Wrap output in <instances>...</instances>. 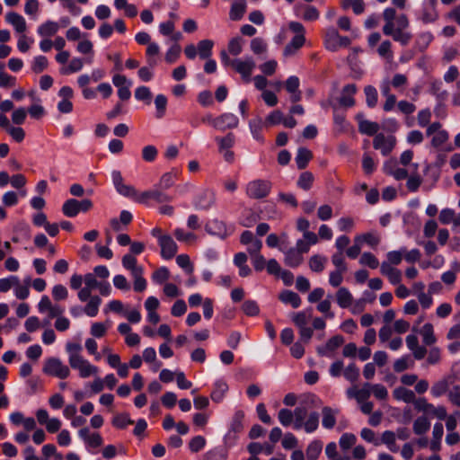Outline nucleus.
<instances>
[{
	"mask_svg": "<svg viewBox=\"0 0 460 460\" xmlns=\"http://www.w3.org/2000/svg\"><path fill=\"white\" fill-rule=\"evenodd\" d=\"M420 333L422 337L423 342L428 346L434 344L437 341V339L434 335V330H433V326L431 323H425L421 327Z\"/></svg>",
	"mask_w": 460,
	"mask_h": 460,
	"instance_id": "79ce46f5",
	"label": "nucleus"
},
{
	"mask_svg": "<svg viewBox=\"0 0 460 460\" xmlns=\"http://www.w3.org/2000/svg\"><path fill=\"white\" fill-rule=\"evenodd\" d=\"M228 391V385L222 380H217L214 384V388L211 392L210 397L215 402H220L224 399L226 392Z\"/></svg>",
	"mask_w": 460,
	"mask_h": 460,
	"instance_id": "c85d7f7f",
	"label": "nucleus"
},
{
	"mask_svg": "<svg viewBox=\"0 0 460 460\" xmlns=\"http://www.w3.org/2000/svg\"><path fill=\"white\" fill-rule=\"evenodd\" d=\"M306 414L307 411L305 407L299 406L294 410L293 427L295 429H300L302 428Z\"/></svg>",
	"mask_w": 460,
	"mask_h": 460,
	"instance_id": "09e8293b",
	"label": "nucleus"
},
{
	"mask_svg": "<svg viewBox=\"0 0 460 460\" xmlns=\"http://www.w3.org/2000/svg\"><path fill=\"white\" fill-rule=\"evenodd\" d=\"M66 350L70 367L78 372L81 378H88L98 374V367L81 355L82 346L79 343L67 342Z\"/></svg>",
	"mask_w": 460,
	"mask_h": 460,
	"instance_id": "f03ea898",
	"label": "nucleus"
},
{
	"mask_svg": "<svg viewBox=\"0 0 460 460\" xmlns=\"http://www.w3.org/2000/svg\"><path fill=\"white\" fill-rule=\"evenodd\" d=\"M358 131L367 136H376L380 128L378 123L365 119L361 114L357 115Z\"/></svg>",
	"mask_w": 460,
	"mask_h": 460,
	"instance_id": "412c9836",
	"label": "nucleus"
},
{
	"mask_svg": "<svg viewBox=\"0 0 460 460\" xmlns=\"http://www.w3.org/2000/svg\"><path fill=\"white\" fill-rule=\"evenodd\" d=\"M437 5V0H423L417 12V19L424 24L437 22L439 17Z\"/></svg>",
	"mask_w": 460,
	"mask_h": 460,
	"instance_id": "0eeeda50",
	"label": "nucleus"
},
{
	"mask_svg": "<svg viewBox=\"0 0 460 460\" xmlns=\"http://www.w3.org/2000/svg\"><path fill=\"white\" fill-rule=\"evenodd\" d=\"M271 190V182L267 180L256 179L249 181L245 187L246 195L252 199L266 198Z\"/></svg>",
	"mask_w": 460,
	"mask_h": 460,
	"instance_id": "7ed1b4c3",
	"label": "nucleus"
},
{
	"mask_svg": "<svg viewBox=\"0 0 460 460\" xmlns=\"http://www.w3.org/2000/svg\"><path fill=\"white\" fill-rule=\"evenodd\" d=\"M133 423V420L127 413H120L114 416L112 425L117 429H125L128 425Z\"/></svg>",
	"mask_w": 460,
	"mask_h": 460,
	"instance_id": "4d7b16f0",
	"label": "nucleus"
},
{
	"mask_svg": "<svg viewBox=\"0 0 460 460\" xmlns=\"http://www.w3.org/2000/svg\"><path fill=\"white\" fill-rule=\"evenodd\" d=\"M62 212L68 217H75L78 215V200L75 199H69L66 200L62 206Z\"/></svg>",
	"mask_w": 460,
	"mask_h": 460,
	"instance_id": "4c0bfd02",
	"label": "nucleus"
},
{
	"mask_svg": "<svg viewBox=\"0 0 460 460\" xmlns=\"http://www.w3.org/2000/svg\"><path fill=\"white\" fill-rule=\"evenodd\" d=\"M327 263V258L320 254L313 255L308 261L309 268L314 272H322Z\"/></svg>",
	"mask_w": 460,
	"mask_h": 460,
	"instance_id": "e433bc0d",
	"label": "nucleus"
},
{
	"mask_svg": "<svg viewBox=\"0 0 460 460\" xmlns=\"http://www.w3.org/2000/svg\"><path fill=\"white\" fill-rule=\"evenodd\" d=\"M37 306L40 314H47L48 319L45 321L46 325L50 323L51 319H58L65 312L64 306L58 304H53L48 296H42Z\"/></svg>",
	"mask_w": 460,
	"mask_h": 460,
	"instance_id": "423d86ee",
	"label": "nucleus"
},
{
	"mask_svg": "<svg viewBox=\"0 0 460 460\" xmlns=\"http://www.w3.org/2000/svg\"><path fill=\"white\" fill-rule=\"evenodd\" d=\"M49 65L48 59L44 56H37L34 58L31 64V70L35 74H40L43 72Z\"/></svg>",
	"mask_w": 460,
	"mask_h": 460,
	"instance_id": "052dcab7",
	"label": "nucleus"
},
{
	"mask_svg": "<svg viewBox=\"0 0 460 460\" xmlns=\"http://www.w3.org/2000/svg\"><path fill=\"white\" fill-rule=\"evenodd\" d=\"M215 203V193L211 190H202L195 199L194 205L199 209L207 210Z\"/></svg>",
	"mask_w": 460,
	"mask_h": 460,
	"instance_id": "dca6fc26",
	"label": "nucleus"
},
{
	"mask_svg": "<svg viewBox=\"0 0 460 460\" xmlns=\"http://www.w3.org/2000/svg\"><path fill=\"white\" fill-rule=\"evenodd\" d=\"M366 95V102L368 107L373 108L377 103V91L372 85H367L364 89Z\"/></svg>",
	"mask_w": 460,
	"mask_h": 460,
	"instance_id": "13d9d810",
	"label": "nucleus"
},
{
	"mask_svg": "<svg viewBox=\"0 0 460 460\" xmlns=\"http://www.w3.org/2000/svg\"><path fill=\"white\" fill-rule=\"evenodd\" d=\"M396 139L394 136H385L382 133L376 134L373 140V146L376 150H380L385 156L388 155L394 149Z\"/></svg>",
	"mask_w": 460,
	"mask_h": 460,
	"instance_id": "1a4fd4ad",
	"label": "nucleus"
},
{
	"mask_svg": "<svg viewBox=\"0 0 460 460\" xmlns=\"http://www.w3.org/2000/svg\"><path fill=\"white\" fill-rule=\"evenodd\" d=\"M250 130L252 134V137L257 141H263V138L261 135V131L262 130V128L265 127L264 122L261 118H257L254 119H252L249 122Z\"/></svg>",
	"mask_w": 460,
	"mask_h": 460,
	"instance_id": "49530a36",
	"label": "nucleus"
},
{
	"mask_svg": "<svg viewBox=\"0 0 460 460\" xmlns=\"http://www.w3.org/2000/svg\"><path fill=\"white\" fill-rule=\"evenodd\" d=\"M279 298L284 304H290L293 308H297L301 305L300 296L296 293H295L291 290L282 291L279 294Z\"/></svg>",
	"mask_w": 460,
	"mask_h": 460,
	"instance_id": "7c9ffc66",
	"label": "nucleus"
},
{
	"mask_svg": "<svg viewBox=\"0 0 460 460\" xmlns=\"http://www.w3.org/2000/svg\"><path fill=\"white\" fill-rule=\"evenodd\" d=\"M357 92L355 84H350L343 87L341 97L339 98V103L343 107H352L355 104L354 94Z\"/></svg>",
	"mask_w": 460,
	"mask_h": 460,
	"instance_id": "6ab92c4d",
	"label": "nucleus"
},
{
	"mask_svg": "<svg viewBox=\"0 0 460 460\" xmlns=\"http://www.w3.org/2000/svg\"><path fill=\"white\" fill-rule=\"evenodd\" d=\"M278 419L281 425H283L284 427H288L293 423V411L288 409L283 408L279 410L278 413Z\"/></svg>",
	"mask_w": 460,
	"mask_h": 460,
	"instance_id": "680f3d73",
	"label": "nucleus"
},
{
	"mask_svg": "<svg viewBox=\"0 0 460 460\" xmlns=\"http://www.w3.org/2000/svg\"><path fill=\"white\" fill-rule=\"evenodd\" d=\"M313 158L312 152L305 148V147H300L297 150V154L296 156V163L298 169H305L309 161Z\"/></svg>",
	"mask_w": 460,
	"mask_h": 460,
	"instance_id": "473e14b6",
	"label": "nucleus"
},
{
	"mask_svg": "<svg viewBox=\"0 0 460 460\" xmlns=\"http://www.w3.org/2000/svg\"><path fill=\"white\" fill-rule=\"evenodd\" d=\"M59 30L58 22L53 21H47L38 27L37 32L41 37H50L55 35Z\"/></svg>",
	"mask_w": 460,
	"mask_h": 460,
	"instance_id": "2f4dec72",
	"label": "nucleus"
},
{
	"mask_svg": "<svg viewBox=\"0 0 460 460\" xmlns=\"http://www.w3.org/2000/svg\"><path fill=\"white\" fill-rule=\"evenodd\" d=\"M213 45L210 40H203L198 43L197 50L200 58L208 59L211 56Z\"/></svg>",
	"mask_w": 460,
	"mask_h": 460,
	"instance_id": "c03bdc74",
	"label": "nucleus"
},
{
	"mask_svg": "<svg viewBox=\"0 0 460 460\" xmlns=\"http://www.w3.org/2000/svg\"><path fill=\"white\" fill-rule=\"evenodd\" d=\"M155 105L156 108V118H163L167 106V98L164 94L156 95L155 99Z\"/></svg>",
	"mask_w": 460,
	"mask_h": 460,
	"instance_id": "bf43d9fd",
	"label": "nucleus"
},
{
	"mask_svg": "<svg viewBox=\"0 0 460 460\" xmlns=\"http://www.w3.org/2000/svg\"><path fill=\"white\" fill-rule=\"evenodd\" d=\"M159 51H160V48H159L158 44H156L155 42H151L148 44V46L146 48V57H147V63L149 64V66L151 67H154L155 66H156L157 61L154 57L158 55Z\"/></svg>",
	"mask_w": 460,
	"mask_h": 460,
	"instance_id": "6e6d98bb",
	"label": "nucleus"
},
{
	"mask_svg": "<svg viewBox=\"0 0 460 460\" xmlns=\"http://www.w3.org/2000/svg\"><path fill=\"white\" fill-rule=\"evenodd\" d=\"M390 82V88L394 87V89L398 91H402L407 84H408V78L405 75L402 74H395L392 80H389Z\"/></svg>",
	"mask_w": 460,
	"mask_h": 460,
	"instance_id": "5fc2aeb1",
	"label": "nucleus"
},
{
	"mask_svg": "<svg viewBox=\"0 0 460 460\" xmlns=\"http://www.w3.org/2000/svg\"><path fill=\"white\" fill-rule=\"evenodd\" d=\"M380 90L382 95L385 97L384 110L385 111H392L396 103V97L390 92V82L388 78H385L381 82Z\"/></svg>",
	"mask_w": 460,
	"mask_h": 460,
	"instance_id": "f3484780",
	"label": "nucleus"
},
{
	"mask_svg": "<svg viewBox=\"0 0 460 460\" xmlns=\"http://www.w3.org/2000/svg\"><path fill=\"white\" fill-rule=\"evenodd\" d=\"M385 444L387 448L392 452L398 451V446L396 445V435L394 431L385 430L382 433L380 444Z\"/></svg>",
	"mask_w": 460,
	"mask_h": 460,
	"instance_id": "c9c22d12",
	"label": "nucleus"
},
{
	"mask_svg": "<svg viewBox=\"0 0 460 460\" xmlns=\"http://www.w3.org/2000/svg\"><path fill=\"white\" fill-rule=\"evenodd\" d=\"M239 124L238 118L233 113H224L215 120V128L226 130L227 128H235Z\"/></svg>",
	"mask_w": 460,
	"mask_h": 460,
	"instance_id": "ddd939ff",
	"label": "nucleus"
},
{
	"mask_svg": "<svg viewBox=\"0 0 460 460\" xmlns=\"http://www.w3.org/2000/svg\"><path fill=\"white\" fill-rule=\"evenodd\" d=\"M299 79L297 76H289L286 83V89L291 94L290 99L293 102H297L301 100L302 93L299 91Z\"/></svg>",
	"mask_w": 460,
	"mask_h": 460,
	"instance_id": "b1692460",
	"label": "nucleus"
},
{
	"mask_svg": "<svg viewBox=\"0 0 460 460\" xmlns=\"http://www.w3.org/2000/svg\"><path fill=\"white\" fill-rule=\"evenodd\" d=\"M341 4L345 9L351 7L356 14H360L365 11L364 0H342Z\"/></svg>",
	"mask_w": 460,
	"mask_h": 460,
	"instance_id": "603ef678",
	"label": "nucleus"
},
{
	"mask_svg": "<svg viewBox=\"0 0 460 460\" xmlns=\"http://www.w3.org/2000/svg\"><path fill=\"white\" fill-rule=\"evenodd\" d=\"M77 51L81 54L91 55V57L85 59L86 63L91 64L93 62V43L88 40H84L77 44Z\"/></svg>",
	"mask_w": 460,
	"mask_h": 460,
	"instance_id": "de8ad7c7",
	"label": "nucleus"
},
{
	"mask_svg": "<svg viewBox=\"0 0 460 460\" xmlns=\"http://www.w3.org/2000/svg\"><path fill=\"white\" fill-rule=\"evenodd\" d=\"M344 342V339L341 335L332 337L323 346L317 348V353L320 356H329L331 352L337 349Z\"/></svg>",
	"mask_w": 460,
	"mask_h": 460,
	"instance_id": "aec40b11",
	"label": "nucleus"
},
{
	"mask_svg": "<svg viewBox=\"0 0 460 460\" xmlns=\"http://www.w3.org/2000/svg\"><path fill=\"white\" fill-rule=\"evenodd\" d=\"M380 272L388 279L392 285H398L402 281V272L394 267H390L385 263H381Z\"/></svg>",
	"mask_w": 460,
	"mask_h": 460,
	"instance_id": "5701e85b",
	"label": "nucleus"
},
{
	"mask_svg": "<svg viewBox=\"0 0 460 460\" xmlns=\"http://www.w3.org/2000/svg\"><path fill=\"white\" fill-rule=\"evenodd\" d=\"M336 301L340 307L348 308L352 305L353 296L348 288L342 287L336 292Z\"/></svg>",
	"mask_w": 460,
	"mask_h": 460,
	"instance_id": "bb28decb",
	"label": "nucleus"
},
{
	"mask_svg": "<svg viewBox=\"0 0 460 460\" xmlns=\"http://www.w3.org/2000/svg\"><path fill=\"white\" fill-rule=\"evenodd\" d=\"M78 436L81 439L84 440L85 445L90 447H99L103 444V439L102 436L97 433H91L88 428H83L78 431Z\"/></svg>",
	"mask_w": 460,
	"mask_h": 460,
	"instance_id": "4468645a",
	"label": "nucleus"
},
{
	"mask_svg": "<svg viewBox=\"0 0 460 460\" xmlns=\"http://www.w3.org/2000/svg\"><path fill=\"white\" fill-rule=\"evenodd\" d=\"M122 265L131 272V275L143 270V268L137 264V259L132 254H125L122 257Z\"/></svg>",
	"mask_w": 460,
	"mask_h": 460,
	"instance_id": "37998d69",
	"label": "nucleus"
},
{
	"mask_svg": "<svg viewBox=\"0 0 460 460\" xmlns=\"http://www.w3.org/2000/svg\"><path fill=\"white\" fill-rule=\"evenodd\" d=\"M102 304V299L98 296H93L88 300V303L84 308V312L90 317H94L99 312V306Z\"/></svg>",
	"mask_w": 460,
	"mask_h": 460,
	"instance_id": "a19ab883",
	"label": "nucleus"
},
{
	"mask_svg": "<svg viewBox=\"0 0 460 460\" xmlns=\"http://www.w3.org/2000/svg\"><path fill=\"white\" fill-rule=\"evenodd\" d=\"M430 428V422L427 417H418L413 422V431L416 435L426 433Z\"/></svg>",
	"mask_w": 460,
	"mask_h": 460,
	"instance_id": "a18cd8bd",
	"label": "nucleus"
},
{
	"mask_svg": "<svg viewBox=\"0 0 460 460\" xmlns=\"http://www.w3.org/2000/svg\"><path fill=\"white\" fill-rule=\"evenodd\" d=\"M84 66V61L82 58H73L66 67L61 68L62 74H71L80 71Z\"/></svg>",
	"mask_w": 460,
	"mask_h": 460,
	"instance_id": "69168bd1",
	"label": "nucleus"
},
{
	"mask_svg": "<svg viewBox=\"0 0 460 460\" xmlns=\"http://www.w3.org/2000/svg\"><path fill=\"white\" fill-rule=\"evenodd\" d=\"M42 371L46 375L60 379H66L70 376L69 367L58 358H47L44 362Z\"/></svg>",
	"mask_w": 460,
	"mask_h": 460,
	"instance_id": "20e7f679",
	"label": "nucleus"
},
{
	"mask_svg": "<svg viewBox=\"0 0 460 460\" xmlns=\"http://www.w3.org/2000/svg\"><path fill=\"white\" fill-rule=\"evenodd\" d=\"M17 279L18 277L14 275L0 279V292L6 293L10 289L14 288V286L17 285Z\"/></svg>",
	"mask_w": 460,
	"mask_h": 460,
	"instance_id": "e2e57ef3",
	"label": "nucleus"
},
{
	"mask_svg": "<svg viewBox=\"0 0 460 460\" xmlns=\"http://www.w3.org/2000/svg\"><path fill=\"white\" fill-rule=\"evenodd\" d=\"M206 230L214 235L219 236L220 238H226L231 234V231L226 227L223 221L213 220L206 226Z\"/></svg>",
	"mask_w": 460,
	"mask_h": 460,
	"instance_id": "4be33fe9",
	"label": "nucleus"
},
{
	"mask_svg": "<svg viewBox=\"0 0 460 460\" xmlns=\"http://www.w3.org/2000/svg\"><path fill=\"white\" fill-rule=\"evenodd\" d=\"M350 44V40L339 34L332 27L328 28L324 34V46L328 50L338 51L341 48H346Z\"/></svg>",
	"mask_w": 460,
	"mask_h": 460,
	"instance_id": "39448f33",
	"label": "nucleus"
},
{
	"mask_svg": "<svg viewBox=\"0 0 460 460\" xmlns=\"http://www.w3.org/2000/svg\"><path fill=\"white\" fill-rule=\"evenodd\" d=\"M340 411L329 406H324L322 409V425L326 429H332L336 424L337 415Z\"/></svg>",
	"mask_w": 460,
	"mask_h": 460,
	"instance_id": "a211bd4d",
	"label": "nucleus"
},
{
	"mask_svg": "<svg viewBox=\"0 0 460 460\" xmlns=\"http://www.w3.org/2000/svg\"><path fill=\"white\" fill-rule=\"evenodd\" d=\"M134 199L140 203H146L150 199L158 203H164L171 201L172 198L159 189H153L140 194L137 193Z\"/></svg>",
	"mask_w": 460,
	"mask_h": 460,
	"instance_id": "9b49d317",
	"label": "nucleus"
},
{
	"mask_svg": "<svg viewBox=\"0 0 460 460\" xmlns=\"http://www.w3.org/2000/svg\"><path fill=\"white\" fill-rule=\"evenodd\" d=\"M314 181V175L310 172L301 173L297 181V186L305 190L312 187Z\"/></svg>",
	"mask_w": 460,
	"mask_h": 460,
	"instance_id": "774afa93",
	"label": "nucleus"
},
{
	"mask_svg": "<svg viewBox=\"0 0 460 460\" xmlns=\"http://www.w3.org/2000/svg\"><path fill=\"white\" fill-rule=\"evenodd\" d=\"M246 10L244 0L234 1L229 12V17L233 21H238L242 19Z\"/></svg>",
	"mask_w": 460,
	"mask_h": 460,
	"instance_id": "72a5a7b5",
	"label": "nucleus"
},
{
	"mask_svg": "<svg viewBox=\"0 0 460 460\" xmlns=\"http://www.w3.org/2000/svg\"><path fill=\"white\" fill-rule=\"evenodd\" d=\"M383 18L385 22L383 27V32L386 36H391L394 40L402 46H406L411 41L412 35L407 31L410 22L406 14L396 16V11L392 7H387L383 12Z\"/></svg>",
	"mask_w": 460,
	"mask_h": 460,
	"instance_id": "f257e3e1",
	"label": "nucleus"
},
{
	"mask_svg": "<svg viewBox=\"0 0 460 460\" xmlns=\"http://www.w3.org/2000/svg\"><path fill=\"white\" fill-rule=\"evenodd\" d=\"M244 419V412L243 411H237L233 416L229 430L226 436V440H235L236 434L243 430V420Z\"/></svg>",
	"mask_w": 460,
	"mask_h": 460,
	"instance_id": "f8f14e48",
	"label": "nucleus"
},
{
	"mask_svg": "<svg viewBox=\"0 0 460 460\" xmlns=\"http://www.w3.org/2000/svg\"><path fill=\"white\" fill-rule=\"evenodd\" d=\"M448 390V383L446 379L436 382L430 390L431 394L434 397H440Z\"/></svg>",
	"mask_w": 460,
	"mask_h": 460,
	"instance_id": "0e129e2a",
	"label": "nucleus"
},
{
	"mask_svg": "<svg viewBox=\"0 0 460 460\" xmlns=\"http://www.w3.org/2000/svg\"><path fill=\"white\" fill-rule=\"evenodd\" d=\"M303 255L299 252V251L295 250V248H290L285 252V263L288 266L291 268H296L303 262Z\"/></svg>",
	"mask_w": 460,
	"mask_h": 460,
	"instance_id": "cd10ccee",
	"label": "nucleus"
},
{
	"mask_svg": "<svg viewBox=\"0 0 460 460\" xmlns=\"http://www.w3.org/2000/svg\"><path fill=\"white\" fill-rule=\"evenodd\" d=\"M359 263L364 266H367L370 269H376L379 266L377 258L371 252H363L359 259Z\"/></svg>",
	"mask_w": 460,
	"mask_h": 460,
	"instance_id": "3c124183",
	"label": "nucleus"
},
{
	"mask_svg": "<svg viewBox=\"0 0 460 460\" xmlns=\"http://www.w3.org/2000/svg\"><path fill=\"white\" fill-rule=\"evenodd\" d=\"M319 426V417L317 412H312L309 414L306 420L304 421L302 428L307 433H312L317 429Z\"/></svg>",
	"mask_w": 460,
	"mask_h": 460,
	"instance_id": "8fccbe9b",
	"label": "nucleus"
},
{
	"mask_svg": "<svg viewBox=\"0 0 460 460\" xmlns=\"http://www.w3.org/2000/svg\"><path fill=\"white\" fill-rule=\"evenodd\" d=\"M380 235L375 232H368L366 234H358L354 238L355 243H359L361 245L363 243H365L371 248H376L380 243Z\"/></svg>",
	"mask_w": 460,
	"mask_h": 460,
	"instance_id": "a878e982",
	"label": "nucleus"
},
{
	"mask_svg": "<svg viewBox=\"0 0 460 460\" xmlns=\"http://www.w3.org/2000/svg\"><path fill=\"white\" fill-rule=\"evenodd\" d=\"M231 66L242 75L245 82H249L255 67V62L252 58H236L231 62Z\"/></svg>",
	"mask_w": 460,
	"mask_h": 460,
	"instance_id": "6e6552de",
	"label": "nucleus"
},
{
	"mask_svg": "<svg viewBox=\"0 0 460 460\" xmlns=\"http://www.w3.org/2000/svg\"><path fill=\"white\" fill-rule=\"evenodd\" d=\"M111 179L114 184L116 190L125 197H129L135 199L137 196V190L131 185H127L124 183L123 177L119 171H112L111 172Z\"/></svg>",
	"mask_w": 460,
	"mask_h": 460,
	"instance_id": "9d476101",
	"label": "nucleus"
},
{
	"mask_svg": "<svg viewBox=\"0 0 460 460\" xmlns=\"http://www.w3.org/2000/svg\"><path fill=\"white\" fill-rule=\"evenodd\" d=\"M404 252L405 248H401L398 251L388 252L386 253V261H384L382 263H385L390 267L399 265L402 261Z\"/></svg>",
	"mask_w": 460,
	"mask_h": 460,
	"instance_id": "ea45409f",
	"label": "nucleus"
},
{
	"mask_svg": "<svg viewBox=\"0 0 460 460\" xmlns=\"http://www.w3.org/2000/svg\"><path fill=\"white\" fill-rule=\"evenodd\" d=\"M206 439L202 436H195L189 442V448L193 453H198L206 446Z\"/></svg>",
	"mask_w": 460,
	"mask_h": 460,
	"instance_id": "338daca9",
	"label": "nucleus"
},
{
	"mask_svg": "<svg viewBox=\"0 0 460 460\" xmlns=\"http://www.w3.org/2000/svg\"><path fill=\"white\" fill-rule=\"evenodd\" d=\"M323 445L319 441H314L306 448L307 460H316L321 454Z\"/></svg>",
	"mask_w": 460,
	"mask_h": 460,
	"instance_id": "864d4df0",
	"label": "nucleus"
},
{
	"mask_svg": "<svg viewBox=\"0 0 460 460\" xmlns=\"http://www.w3.org/2000/svg\"><path fill=\"white\" fill-rule=\"evenodd\" d=\"M305 43V36L303 34H296L291 41L286 46L284 49L285 56L293 55Z\"/></svg>",
	"mask_w": 460,
	"mask_h": 460,
	"instance_id": "f704fd0d",
	"label": "nucleus"
},
{
	"mask_svg": "<svg viewBox=\"0 0 460 460\" xmlns=\"http://www.w3.org/2000/svg\"><path fill=\"white\" fill-rule=\"evenodd\" d=\"M30 279H24V283H22L20 279H17V285L14 286L13 293L16 298L24 300L30 295Z\"/></svg>",
	"mask_w": 460,
	"mask_h": 460,
	"instance_id": "58836bf2",
	"label": "nucleus"
},
{
	"mask_svg": "<svg viewBox=\"0 0 460 460\" xmlns=\"http://www.w3.org/2000/svg\"><path fill=\"white\" fill-rule=\"evenodd\" d=\"M393 395L396 400L407 403H413L416 398L414 392L402 386L395 388L393 392Z\"/></svg>",
	"mask_w": 460,
	"mask_h": 460,
	"instance_id": "c756f323",
	"label": "nucleus"
},
{
	"mask_svg": "<svg viewBox=\"0 0 460 460\" xmlns=\"http://www.w3.org/2000/svg\"><path fill=\"white\" fill-rule=\"evenodd\" d=\"M5 20L17 32L23 33L26 31V21L21 14L10 12L6 13Z\"/></svg>",
	"mask_w": 460,
	"mask_h": 460,
	"instance_id": "393cba45",
	"label": "nucleus"
},
{
	"mask_svg": "<svg viewBox=\"0 0 460 460\" xmlns=\"http://www.w3.org/2000/svg\"><path fill=\"white\" fill-rule=\"evenodd\" d=\"M159 245L161 247V256L165 260L172 259L177 253L178 246L170 235L163 237Z\"/></svg>",
	"mask_w": 460,
	"mask_h": 460,
	"instance_id": "2eb2a0df",
	"label": "nucleus"
}]
</instances>
